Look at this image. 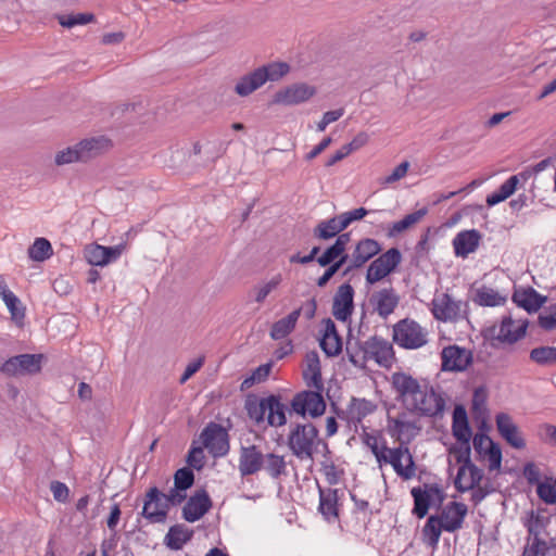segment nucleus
I'll return each instance as SVG.
<instances>
[{"label": "nucleus", "mask_w": 556, "mask_h": 556, "mask_svg": "<svg viewBox=\"0 0 556 556\" xmlns=\"http://www.w3.org/2000/svg\"><path fill=\"white\" fill-rule=\"evenodd\" d=\"M316 94V88L305 83H295L279 89L271 103L285 106L298 105L308 101Z\"/></svg>", "instance_id": "nucleus-9"}, {"label": "nucleus", "mask_w": 556, "mask_h": 556, "mask_svg": "<svg viewBox=\"0 0 556 556\" xmlns=\"http://www.w3.org/2000/svg\"><path fill=\"white\" fill-rule=\"evenodd\" d=\"M428 330L414 319L405 318L393 326V341L401 348L416 350L428 342Z\"/></svg>", "instance_id": "nucleus-3"}, {"label": "nucleus", "mask_w": 556, "mask_h": 556, "mask_svg": "<svg viewBox=\"0 0 556 556\" xmlns=\"http://www.w3.org/2000/svg\"><path fill=\"white\" fill-rule=\"evenodd\" d=\"M194 482V475L189 468H180L174 475V484L177 489L188 490Z\"/></svg>", "instance_id": "nucleus-54"}, {"label": "nucleus", "mask_w": 556, "mask_h": 556, "mask_svg": "<svg viewBox=\"0 0 556 556\" xmlns=\"http://www.w3.org/2000/svg\"><path fill=\"white\" fill-rule=\"evenodd\" d=\"M267 404V422L271 427H280L286 425L287 418L285 414V405L275 395L266 397Z\"/></svg>", "instance_id": "nucleus-38"}, {"label": "nucleus", "mask_w": 556, "mask_h": 556, "mask_svg": "<svg viewBox=\"0 0 556 556\" xmlns=\"http://www.w3.org/2000/svg\"><path fill=\"white\" fill-rule=\"evenodd\" d=\"M264 454L256 445L242 446L239 456V471L242 477L251 476L263 468Z\"/></svg>", "instance_id": "nucleus-23"}, {"label": "nucleus", "mask_w": 556, "mask_h": 556, "mask_svg": "<svg viewBox=\"0 0 556 556\" xmlns=\"http://www.w3.org/2000/svg\"><path fill=\"white\" fill-rule=\"evenodd\" d=\"M527 327L526 320L504 317L501 324L494 327V338L502 343L514 344L525 337Z\"/></svg>", "instance_id": "nucleus-15"}, {"label": "nucleus", "mask_w": 556, "mask_h": 556, "mask_svg": "<svg viewBox=\"0 0 556 556\" xmlns=\"http://www.w3.org/2000/svg\"><path fill=\"white\" fill-rule=\"evenodd\" d=\"M346 355L349 361L358 368H365L368 356H367V342L363 344L358 341L349 340L346 344Z\"/></svg>", "instance_id": "nucleus-42"}, {"label": "nucleus", "mask_w": 556, "mask_h": 556, "mask_svg": "<svg viewBox=\"0 0 556 556\" xmlns=\"http://www.w3.org/2000/svg\"><path fill=\"white\" fill-rule=\"evenodd\" d=\"M453 435L459 443H469L471 429L468 424L467 413L464 407L456 406L453 413Z\"/></svg>", "instance_id": "nucleus-30"}, {"label": "nucleus", "mask_w": 556, "mask_h": 556, "mask_svg": "<svg viewBox=\"0 0 556 556\" xmlns=\"http://www.w3.org/2000/svg\"><path fill=\"white\" fill-rule=\"evenodd\" d=\"M513 301L527 312H536L543 305L544 298H542L534 289L528 288L515 291Z\"/></svg>", "instance_id": "nucleus-33"}, {"label": "nucleus", "mask_w": 556, "mask_h": 556, "mask_svg": "<svg viewBox=\"0 0 556 556\" xmlns=\"http://www.w3.org/2000/svg\"><path fill=\"white\" fill-rule=\"evenodd\" d=\"M539 325L545 330H553L556 328V306L549 312L539 316Z\"/></svg>", "instance_id": "nucleus-64"}, {"label": "nucleus", "mask_w": 556, "mask_h": 556, "mask_svg": "<svg viewBox=\"0 0 556 556\" xmlns=\"http://www.w3.org/2000/svg\"><path fill=\"white\" fill-rule=\"evenodd\" d=\"M467 506L464 503L451 502L446 504L439 516V521L444 531L455 532L463 527L467 515Z\"/></svg>", "instance_id": "nucleus-20"}, {"label": "nucleus", "mask_w": 556, "mask_h": 556, "mask_svg": "<svg viewBox=\"0 0 556 556\" xmlns=\"http://www.w3.org/2000/svg\"><path fill=\"white\" fill-rule=\"evenodd\" d=\"M317 391H302L296 393L291 401V409L300 416L308 415L312 418L321 416L326 410V402Z\"/></svg>", "instance_id": "nucleus-6"}, {"label": "nucleus", "mask_w": 556, "mask_h": 556, "mask_svg": "<svg viewBox=\"0 0 556 556\" xmlns=\"http://www.w3.org/2000/svg\"><path fill=\"white\" fill-rule=\"evenodd\" d=\"M381 245L378 241L370 238L359 240L351 255H349L350 264L348 265L345 273H349L355 268H359L365 265L369 260L379 254Z\"/></svg>", "instance_id": "nucleus-16"}, {"label": "nucleus", "mask_w": 556, "mask_h": 556, "mask_svg": "<svg viewBox=\"0 0 556 556\" xmlns=\"http://www.w3.org/2000/svg\"><path fill=\"white\" fill-rule=\"evenodd\" d=\"M442 370L464 371L472 362V353L457 345H450L442 350Z\"/></svg>", "instance_id": "nucleus-14"}, {"label": "nucleus", "mask_w": 556, "mask_h": 556, "mask_svg": "<svg viewBox=\"0 0 556 556\" xmlns=\"http://www.w3.org/2000/svg\"><path fill=\"white\" fill-rule=\"evenodd\" d=\"M93 20L92 14L78 13L72 15H62L59 17V23L66 28H72L76 25H86Z\"/></svg>", "instance_id": "nucleus-53"}, {"label": "nucleus", "mask_w": 556, "mask_h": 556, "mask_svg": "<svg viewBox=\"0 0 556 556\" xmlns=\"http://www.w3.org/2000/svg\"><path fill=\"white\" fill-rule=\"evenodd\" d=\"M318 510L329 522L338 518V490L319 488Z\"/></svg>", "instance_id": "nucleus-28"}, {"label": "nucleus", "mask_w": 556, "mask_h": 556, "mask_svg": "<svg viewBox=\"0 0 556 556\" xmlns=\"http://www.w3.org/2000/svg\"><path fill=\"white\" fill-rule=\"evenodd\" d=\"M125 245L103 247L92 244L85 249V257L93 266H105L116 261L124 252Z\"/></svg>", "instance_id": "nucleus-18"}, {"label": "nucleus", "mask_w": 556, "mask_h": 556, "mask_svg": "<svg viewBox=\"0 0 556 556\" xmlns=\"http://www.w3.org/2000/svg\"><path fill=\"white\" fill-rule=\"evenodd\" d=\"M368 214V211L364 207H358L352 211H348L339 214L342 224L348 228L353 222L363 219Z\"/></svg>", "instance_id": "nucleus-62"}, {"label": "nucleus", "mask_w": 556, "mask_h": 556, "mask_svg": "<svg viewBox=\"0 0 556 556\" xmlns=\"http://www.w3.org/2000/svg\"><path fill=\"white\" fill-rule=\"evenodd\" d=\"M204 452L201 446H192L187 456V463L194 469H201L204 466Z\"/></svg>", "instance_id": "nucleus-61"}, {"label": "nucleus", "mask_w": 556, "mask_h": 556, "mask_svg": "<svg viewBox=\"0 0 556 556\" xmlns=\"http://www.w3.org/2000/svg\"><path fill=\"white\" fill-rule=\"evenodd\" d=\"M300 318V311H292L287 316L275 321L270 329V338L273 340H281L287 338L296 326Z\"/></svg>", "instance_id": "nucleus-32"}, {"label": "nucleus", "mask_w": 556, "mask_h": 556, "mask_svg": "<svg viewBox=\"0 0 556 556\" xmlns=\"http://www.w3.org/2000/svg\"><path fill=\"white\" fill-rule=\"evenodd\" d=\"M245 409L248 416L254 420L256 424H261L265 420V415L267 412L266 397L261 400L257 399H248L245 402Z\"/></svg>", "instance_id": "nucleus-49"}, {"label": "nucleus", "mask_w": 556, "mask_h": 556, "mask_svg": "<svg viewBox=\"0 0 556 556\" xmlns=\"http://www.w3.org/2000/svg\"><path fill=\"white\" fill-rule=\"evenodd\" d=\"M345 227L339 215L321 220L314 229V236L320 240H329L337 237Z\"/></svg>", "instance_id": "nucleus-36"}, {"label": "nucleus", "mask_w": 556, "mask_h": 556, "mask_svg": "<svg viewBox=\"0 0 556 556\" xmlns=\"http://www.w3.org/2000/svg\"><path fill=\"white\" fill-rule=\"evenodd\" d=\"M483 478V472L472 463L460 466L455 479V486L459 492H466L477 486Z\"/></svg>", "instance_id": "nucleus-27"}, {"label": "nucleus", "mask_w": 556, "mask_h": 556, "mask_svg": "<svg viewBox=\"0 0 556 556\" xmlns=\"http://www.w3.org/2000/svg\"><path fill=\"white\" fill-rule=\"evenodd\" d=\"M212 502L205 491L192 495L182 508V517L189 522L201 519L211 508Z\"/></svg>", "instance_id": "nucleus-24"}, {"label": "nucleus", "mask_w": 556, "mask_h": 556, "mask_svg": "<svg viewBox=\"0 0 556 556\" xmlns=\"http://www.w3.org/2000/svg\"><path fill=\"white\" fill-rule=\"evenodd\" d=\"M519 184V178L517 175L510 176L504 184L500 186V188L494 191L493 193L489 194L486 197V204L489 206H494L506 199H508L517 188V185Z\"/></svg>", "instance_id": "nucleus-41"}, {"label": "nucleus", "mask_w": 556, "mask_h": 556, "mask_svg": "<svg viewBox=\"0 0 556 556\" xmlns=\"http://www.w3.org/2000/svg\"><path fill=\"white\" fill-rule=\"evenodd\" d=\"M192 534L193 531L185 525H175L169 528L164 542L170 549L179 551L188 541L191 540Z\"/></svg>", "instance_id": "nucleus-34"}, {"label": "nucleus", "mask_w": 556, "mask_h": 556, "mask_svg": "<svg viewBox=\"0 0 556 556\" xmlns=\"http://www.w3.org/2000/svg\"><path fill=\"white\" fill-rule=\"evenodd\" d=\"M273 479L287 473V464L282 455L268 453L264 456L263 468Z\"/></svg>", "instance_id": "nucleus-44"}, {"label": "nucleus", "mask_w": 556, "mask_h": 556, "mask_svg": "<svg viewBox=\"0 0 556 556\" xmlns=\"http://www.w3.org/2000/svg\"><path fill=\"white\" fill-rule=\"evenodd\" d=\"M530 359L540 366L556 365L555 346H538L530 351Z\"/></svg>", "instance_id": "nucleus-45"}, {"label": "nucleus", "mask_w": 556, "mask_h": 556, "mask_svg": "<svg viewBox=\"0 0 556 556\" xmlns=\"http://www.w3.org/2000/svg\"><path fill=\"white\" fill-rule=\"evenodd\" d=\"M53 254L52 245L46 238H37L28 248V256L35 262H43Z\"/></svg>", "instance_id": "nucleus-46"}, {"label": "nucleus", "mask_w": 556, "mask_h": 556, "mask_svg": "<svg viewBox=\"0 0 556 556\" xmlns=\"http://www.w3.org/2000/svg\"><path fill=\"white\" fill-rule=\"evenodd\" d=\"M427 208L417 210L410 214H407L403 219L392 223L388 227V237H396L400 233L410 229L413 226L418 224L427 214Z\"/></svg>", "instance_id": "nucleus-37"}, {"label": "nucleus", "mask_w": 556, "mask_h": 556, "mask_svg": "<svg viewBox=\"0 0 556 556\" xmlns=\"http://www.w3.org/2000/svg\"><path fill=\"white\" fill-rule=\"evenodd\" d=\"M390 383L395 400L407 410L429 417L443 413L444 399L425 380H419L404 371H397L391 375Z\"/></svg>", "instance_id": "nucleus-1"}, {"label": "nucleus", "mask_w": 556, "mask_h": 556, "mask_svg": "<svg viewBox=\"0 0 556 556\" xmlns=\"http://www.w3.org/2000/svg\"><path fill=\"white\" fill-rule=\"evenodd\" d=\"M536 493L545 504H556V478L538 483Z\"/></svg>", "instance_id": "nucleus-51"}, {"label": "nucleus", "mask_w": 556, "mask_h": 556, "mask_svg": "<svg viewBox=\"0 0 556 556\" xmlns=\"http://www.w3.org/2000/svg\"><path fill=\"white\" fill-rule=\"evenodd\" d=\"M377 406L366 399L353 397L346 408V415L350 422L359 424L365 417L372 414Z\"/></svg>", "instance_id": "nucleus-31"}, {"label": "nucleus", "mask_w": 556, "mask_h": 556, "mask_svg": "<svg viewBox=\"0 0 556 556\" xmlns=\"http://www.w3.org/2000/svg\"><path fill=\"white\" fill-rule=\"evenodd\" d=\"M388 432L403 445H407L417 434L419 428L416 422L409 420L405 413L396 417L388 416Z\"/></svg>", "instance_id": "nucleus-13"}, {"label": "nucleus", "mask_w": 556, "mask_h": 556, "mask_svg": "<svg viewBox=\"0 0 556 556\" xmlns=\"http://www.w3.org/2000/svg\"><path fill=\"white\" fill-rule=\"evenodd\" d=\"M320 444L327 447L319 437L318 429L311 422L294 425L287 438L291 454L301 462H313Z\"/></svg>", "instance_id": "nucleus-2"}, {"label": "nucleus", "mask_w": 556, "mask_h": 556, "mask_svg": "<svg viewBox=\"0 0 556 556\" xmlns=\"http://www.w3.org/2000/svg\"><path fill=\"white\" fill-rule=\"evenodd\" d=\"M74 163H80L78 150L76 143L67 146L55 151L53 156V165L56 167H63Z\"/></svg>", "instance_id": "nucleus-48"}, {"label": "nucleus", "mask_w": 556, "mask_h": 556, "mask_svg": "<svg viewBox=\"0 0 556 556\" xmlns=\"http://www.w3.org/2000/svg\"><path fill=\"white\" fill-rule=\"evenodd\" d=\"M383 465H391L395 473L403 480H410L416 476V464L407 445L400 444L393 447L386 456Z\"/></svg>", "instance_id": "nucleus-7"}, {"label": "nucleus", "mask_w": 556, "mask_h": 556, "mask_svg": "<svg viewBox=\"0 0 556 556\" xmlns=\"http://www.w3.org/2000/svg\"><path fill=\"white\" fill-rule=\"evenodd\" d=\"M303 378L308 387H313L316 390H323L320 362L316 352H309L306 354Z\"/></svg>", "instance_id": "nucleus-29"}, {"label": "nucleus", "mask_w": 556, "mask_h": 556, "mask_svg": "<svg viewBox=\"0 0 556 556\" xmlns=\"http://www.w3.org/2000/svg\"><path fill=\"white\" fill-rule=\"evenodd\" d=\"M480 239L481 236L476 229L460 231L453 239L455 254L460 257H467L478 249Z\"/></svg>", "instance_id": "nucleus-26"}, {"label": "nucleus", "mask_w": 556, "mask_h": 556, "mask_svg": "<svg viewBox=\"0 0 556 556\" xmlns=\"http://www.w3.org/2000/svg\"><path fill=\"white\" fill-rule=\"evenodd\" d=\"M410 494L414 498V508L413 514H415L418 518H424L431 504H433L426 494L421 492V488H413Z\"/></svg>", "instance_id": "nucleus-50"}, {"label": "nucleus", "mask_w": 556, "mask_h": 556, "mask_svg": "<svg viewBox=\"0 0 556 556\" xmlns=\"http://www.w3.org/2000/svg\"><path fill=\"white\" fill-rule=\"evenodd\" d=\"M201 440L214 457L224 456L229 451L228 433L218 424H208L201 432Z\"/></svg>", "instance_id": "nucleus-10"}, {"label": "nucleus", "mask_w": 556, "mask_h": 556, "mask_svg": "<svg viewBox=\"0 0 556 556\" xmlns=\"http://www.w3.org/2000/svg\"><path fill=\"white\" fill-rule=\"evenodd\" d=\"M281 281V274H276L268 281L256 285L252 290L254 294V301L258 304L264 303L266 298L279 287Z\"/></svg>", "instance_id": "nucleus-47"}, {"label": "nucleus", "mask_w": 556, "mask_h": 556, "mask_svg": "<svg viewBox=\"0 0 556 556\" xmlns=\"http://www.w3.org/2000/svg\"><path fill=\"white\" fill-rule=\"evenodd\" d=\"M349 260V255H342L337 262L329 265V267L325 270V273L318 278L317 285L318 287H324L333 275L341 268V266L346 263Z\"/></svg>", "instance_id": "nucleus-59"}, {"label": "nucleus", "mask_w": 556, "mask_h": 556, "mask_svg": "<svg viewBox=\"0 0 556 556\" xmlns=\"http://www.w3.org/2000/svg\"><path fill=\"white\" fill-rule=\"evenodd\" d=\"M321 471L325 476L326 481L334 485L339 483L341 478V471L337 468V466L332 462H324L321 464Z\"/></svg>", "instance_id": "nucleus-60"}, {"label": "nucleus", "mask_w": 556, "mask_h": 556, "mask_svg": "<svg viewBox=\"0 0 556 556\" xmlns=\"http://www.w3.org/2000/svg\"><path fill=\"white\" fill-rule=\"evenodd\" d=\"M402 255L396 248H391L370 263L366 273V282L375 285L389 276L401 263Z\"/></svg>", "instance_id": "nucleus-5"}, {"label": "nucleus", "mask_w": 556, "mask_h": 556, "mask_svg": "<svg viewBox=\"0 0 556 556\" xmlns=\"http://www.w3.org/2000/svg\"><path fill=\"white\" fill-rule=\"evenodd\" d=\"M451 454L455 457L456 463L460 464V466H468V464L471 463L469 443H459L458 446H453L451 448Z\"/></svg>", "instance_id": "nucleus-58"}, {"label": "nucleus", "mask_w": 556, "mask_h": 556, "mask_svg": "<svg viewBox=\"0 0 556 556\" xmlns=\"http://www.w3.org/2000/svg\"><path fill=\"white\" fill-rule=\"evenodd\" d=\"M368 361H375L379 366L390 367L394 359V351L392 344L378 337H372L367 341Z\"/></svg>", "instance_id": "nucleus-22"}, {"label": "nucleus", "mask_w": 556, "mask_h": 556, "mask_svg": "<svg viewBox=\"0 0 556 556\" xmlns=\"http://www.w3.org/2000/svg\"><path fill=\"white\" fill-rule=\"evenodd\" d=\"M266 83V76L262 72L255 70L254 72L243 76L237 83L235 91L240 97H247L262 87Z\"/></svg>", "instance_id": "nucleus-35"}, {"label": "nucleus", "mask_w": 556, "mask_h": 556, "mask_svg": "<svg viewBox=\"0 0 556 556\" xmlns=\"http://www.w3.org/2000/svg\"><path fill=\"white\" fill-rule=\"evenodd\" d=\"M363 442L375 455L378 465L381 467L391 447H388L386 441L375 433H365Z\"/></svg>", "instance_id": "nucleus-43"}, {"label": "nucleus", "mask_w": 556, "mask_h": 556, "mask_svg": "<svg viewBox=\"0 0 556 556\" xmlns=\"http://www.w3.org/2000/svg\"><path fill=\"white\" fill-rule=\"evenodd\" d=\"M430 309L433 317L439 321H457L466 317L467 303L454 299L448 293H440L432 299Z\"/></svg>", "instance_id": "nucleus-4"}, {"label": "nucleus", "mask_w": 556, "mask_h": 556, "mask_svg": "<svg viewBox=\"0 0 556 556\" xmlns=\"http://www.w3.org/2000/svg\"><path fill=\"white\" fill-rule=\"evenodd\" d=\"M421 492L426 494L433 504H442L445 497L442 486L438 483L424 484Z\"/></svg>", "instance_id": "nucleus-57"}, {"label": "nucleus", "mask_w": 556, "mask_h": 556, "mask_svg": "<svg viewBox=\"0 0 556 556\" xmlns=\"http://www.w3.org/2000/svg\"><path fill=\"white\" fill-rule=\"evenodd\" d=\"M41 354H21L10 357L1 366V372L10 376L35 375L41 370Z\"/></svg>", "instance_id": "nucleus-8"}, {"label": "nucleus", "mask_w": 556, "mask_h": 556, "mask_svg": "<svg viewBox=\"0 0 556 556\" xmlns=\"http://www.w3.org/2000/svg\"><path fill=\"white\" fill-rule=\"evenodd\" d=\"M408 168H409V163L407 161L402 162L392 170V173L389 176H387L383 179V184L392 185V184L401 180L407 174Z\"/></svg>", "instance_id": "nucleus-63"}, {"label": "nucleus", "mask_w": 556, "mask_h": 556, "mask_svg": "<svg viewBox=\"0 0 556 556\" xmlns=\"http://www.w3.org/2000/svg\"><path fill=\"white\" fill-rule=\"evenodd\" d=\"M400 300L397 291L393 287H387L375 291L369 299V303L379 317L387 319L394 313Z\"/></svg>", "instance_id": "nucleus-12"}, {"label": "nucleus", "mask_w": 556, "mask_h": 556, "mask_svg": "<svg viewBox=\"0 0 556 556\" xmlns=\"http://www.w3.org/2000/svg\"><path fill=\"white\" fill-rule=\"evenodd\" d=\"M484 454L488 456L489 469L490 470L500 469L501 464H502L501 446L497 443L492 442V444L485 448Z\"/></svg>", "instance_id": "nucleus-56"}, {"label": "nucleus", "mask_w": 556, "mask_h": 556, "mask_svg": "<svg viewBox=\"0 0 556 556\" xmlns=\"http://www.w3.org/2000/svg\"><path fill=\"white\" fill-rule=\"evenodd\" d=\"M354 309V289L350 283L341 285L332 302V315L337 320L346 321Z\"/></svg>", "instance_id": "nucleus-17"}, {"label": "nucleus", "mask_w": 556, "mask_h": 556, "mask_svg": "<svg viewBox=\"0 0 556 556\" xmlns=\"http://www.w3.org/2000/svg\"><path fill=\"white\" fill-rule=\"evenodd\" d=\"M169 508L170 506L165 497V493H162L155 486L150 488L146 494L143 516L151 522H164Z\"/></svg>", "instance_id": "nucleus-11"}, {"label": "nucleus", "mask_w": 556, "mask_h": 556, "mask_svg": "<svg viewBox=\"0 0 556 556\" xmlns=\"http://www.w3.org/2000/svg\"><path fill=\"white\" fill-rule=\"evenodd\" d=\"M506 301V296L502 295L498 291L482 286L476 289L473 302L480 306H500Z\"/></svg>", "instance_id": "nucleus-40"}, {"label": "nucleus", "mask_w": 556, "mask_h": 556, "mask_svg": "<svg viewBox=\"0 0 556 556\" xmlns=\"http://www.w3.org/2000/svg\"><path fill=\"white\" fill-rule=\"evenodd\" d=\"M112 147L111 140L104 136L81 139L76 142L80 163L98 157Z\"/></svg>", "instance_id": "nucleus-21"}, {"label": "nucleus", "mask_w": 556, "mask_h": 556, "mask_svg": "<svg viewBox=\"0 0 556 556\" xmlns=\"http://www.w3.org/2000/svg\"><path fill=\"white\" fill-rule=\"evenodd\" d=\"M443 530L444 529L443 527H441V523L439 521V516H430L427 519L421 531L422 542L431 548H437Z\"/></svg>", "instance_id": "nucleus-39"}, {"label": "nucleus", "mask_w": 556, "mask_h": 556, "mask_svg": "<svg viewBox=\"0 0 556 556\" xmlns=\"http://www.w3.org/2000/svg\"><path fill=\"white\" fill-rule=\"evenodd\" d=\"M257 70L266 76V81L278 80L289 72V65L287 63H273Z\"/></svg>", "instance_id": "nucleus-52"}, {"label": "nucleus", "mask_w": 556, "mask_h": 556, "mask_svg": "<svg viewBox=\"0 0 556 556\" xmlns=\"http://www.w3.org/2000/svg\"><path fill=\"white\" fill-rule=\"evenodd\" d=\"M320 348L328 356H336L342 350V340L337 332L334 323L330 318L323 321Z\"/></svg>", "instance_id": "nucleus-25"}, {"label": "nucleus", "mask_w": 556, "mask_h": 556, "mask_svg": "<svg viewBox=\"0 0 556 556\" xmlns=\"http://www.w3.org/2000/svg\"><path fill=\"white\" fill-rule=\"evenodd\" d=\"M495 424L501 437L514 448L521 450L526 446L518 426L514 422L511 416L506 413H500L495 416Z\"/></svg>", "instance_id": "nucleus-19"}, {"label": "nucleus", "mask_w": 556, "mask_h": 556, "mask_svg": "<svg viewBox=\"0 0 556 556\" xmlns=\"http://www.w3.org/2000/svg\"><path fill=\"white\" fill-rule=\"evenodd\" d=\"M546 552V542L540 538H532L531 542L526 545L522 556H545Z\"/></svg>", "instance_id": "nucleus-55"}]
</instances>
